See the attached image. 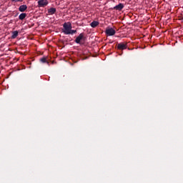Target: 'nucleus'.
Returning <instances> with one entry per match:
<instances>
[{
  "mask_svg": "<svg viewBox=\"0 0 183 183\" xmlns=\"http://www.w3.org/2000/svg\"><path fill=\"white\" fill-rule=\"evenodd\" d=\"M71 29H72V24H71V22H65L63 24L61 32H63L64 35H71Z\"/></svg>",
  "mask_w": 183,
  "mask_h": 183,
  "instance_id": "f257e3e1",
  "label": "nucleus"
},
{
  "mask_svg": "<svg viewBox=\"0 0 183 183\" xmlns=\"http://www.w3.org/2000/svg\"><path fill=\"white\" fill-rule=\"evenodd\" d=\"M128 48V44L127 42H121L117 44V49L119 51H124Z\"/></svg>",
  "mask_w": 183,
  "mask_h": 183,
  "instance_id": "f03ea898",
  "label": "nucleus"
},
{
  "mask_svg": "<svg viewBox=\"0 0 183 183\" xmlns=\"http://www.w3.org/2000/svg\"><path fill=\"white\" fill-rule=\"evenodd\" d=\"M81 41H85V34L81 33L74 40L76 44H81Z\"/></svg>",
  "mask_w": 183,
  "mask_h": 183,
  "instance_id": "7ed1b4c3",
  "label": "nucleus"
},
{
  "mask_svg": "<svg viewBox=\"0 0 183 183\" xmlns=\"http://www.w3.org/2000/svg\"><path fill=\"white\" fill-rule=\"evenodd\" d=\"M117 33L115 29L112 28H107L106 29V35H108V36H113Z\"/></svg>",
  "mask_w": 183,
  "mask_h": 183,
  "instance_id": "20e7f679",
  "label": "nucleus"
},
{
  "mask_svg": "<svg viewBox=\"0 0 183 183\" xmlns=\"http://www.w3.org/2000/svg\"><path fill=\"white\" fill-rule=\"evenodd\" d=\"M48 4V0H39L38 1V6L39 8H45Z\"/></svg>",
  "mask_w": 183,
  "mask_h": 183,
  "instance_id": "39448f33",
  "label": "nucleus"
},
{
  "mask_svg": "<svg viewBox=\"0 0 183 183\" xmlns=\"http://www.w3.org/2000/svg\"><path fill=\"white\" fill-rule=\"evenodd\" d=\"M113 9H115L116 11H122V9H124V4H122V3H120L118 5L115 6Z\"/></svg>",
  "mask_w": 183,
  "mask_h": 183,
  "instance_id": "423d86ee",
  "label": "nucleus"
},
{
  "mask_svg": "<svg viewBox=\"0 0 183 183\" xmlns=\"http://www.w3.org/2000/svg\"><path fill=\"white\" fill-rule=\"evenodd\" d=\"M28 9V6L25 4H23L19 7V11L20 12H25Z\"/></svg>",
  "mask_w": 183,
  "mask_h": 183,
  "instance_id": "0eeeda50",
  "label": "nucleus"
},
{
  "mask_svg": "<svg viewBox=\"0 0 183 183\" xmlns=\"http://www.w3.org/2000/svg\"><path fill=\"white\" fill-rule=\"evenodd\" d=\"M55 12H56V9H55L54 7H51L48 9V14H49V15H54V14H55Z\"/></svg>",
  "mask_w": 183,
  "mask_h": 183,
  "instance_id": "6e6552de",
  "label": "nucleus"
},
{
  "mask_svg": "<svg viewBox=\"0 0 183 183\" xmlns=\"http://www.w3.org/2000/svg\"><path fill=\"white\" fill-rule=\"evenodd\" d=\"M98 25H99V22L97 21H93L90 24V26H92V28H97V26H98Z\"/></svg>",
  "mask_w": 183,
  "mask_h": 183,
  "instance_id": "1a4fd4ad",
  "label": "nucleus"
},
{
  "mask_svg": "<svg viewBox=\"0 0 183 183\" xmlns=\"http://www.w3.org/2000/svg\"><path fill=\"white\" fill-rule=\"evenodd\" d=\"M26 18V13H21L19 16V19H20V21H24V19Z\"/></svg>",
  "mask_w": 183,
  "mask_h": 183,
  "instance_id": "9d476101",
  "label": "nucleus"
},
{
  "mask_svg": "<svg viewBox=\"0 0 183 183\" xmlns=\"http://www.w3.org/2000/svg\"><path fill=\"white\" fill-rule=\"evenodd\" d=\"M18 34H19V32H18V31H12V35H11L12 39H15V38H16V36H18Z\"/></svg>",
  "mask_w": 183,
  "mask_h": 183,
  "instance_id": "9b49d317",
  "label": "nucleus"
},
{
  "mask_svg": "<svg viewBox=\"0 0 183 183\" xmlns=\"http://www.w3.org/2000/svg\"><path fill=\"white\" fill-rule=\"evenodd\" d=\"M41 62H42L43 64H49V62H48V61H46V58L44 57L42 59H41Z\"/></svg>",
  "mask_w": 183,
  "mask_h": 183,
  "instance_id": "f8f14e48",
  "label": "nucleus"
},
{
  "mask_svg": "<svg viewBox=\"0 0 183 183\" xmlns=\"http://www.w3.org/2000/svg\"><path fill=\"white\" fill-rule=\"evenodd\" d=\"M74 34H76V30L70 29V35H74Z\"/></svg>",
  "mask_w": 183,
  "mask_h": 183,
  "instance_id": "ddd939ff",
  "label": "nucleus"
},
{
  "mask_svg": "<svg viewBox=\"0 0 183 183\" xmlns=\"http://www.w3.org/2000/svg\"><path fill=\"white\" fill-rule=\"evenodd\" d=\"M12 2H22L24 0H11Z\"/></svg>",
  "mask_w": 183,
  "mask_h": 183,
  "instance_id": "4468645a",
  "label": "nucleus"
}]
</instances>
